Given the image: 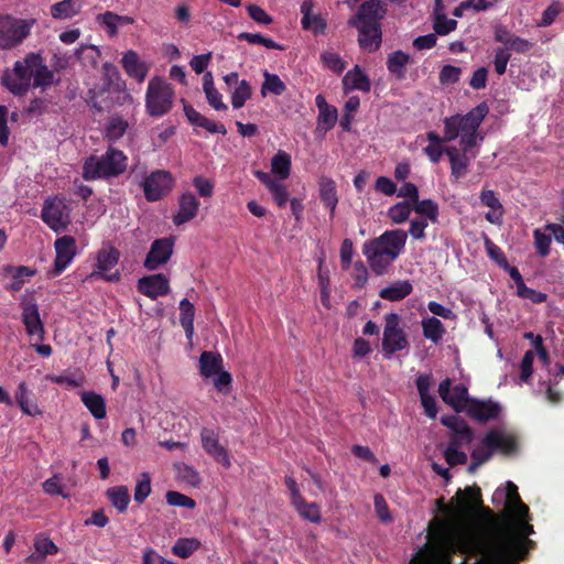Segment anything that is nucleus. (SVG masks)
Segmentation results:
<instances>
[{
  "instance_id": "1",
  "label": "nucleus",
  "mask_w": 564,
  "mask_h": 564,
  "mask_svg": "<svg viewBox=\"0 0 564 564\" xmlns=\"http://www.w3.org/2000/svg\"><path fill=\"white\" fill-rule=\"evenodd\" d=\"M455 499L445 523V547L423 553L422 564H447V550L474 555L482 564H517L524 558L533 544L528 536L534 530L529 507L521 501L512 481L492 495V503L503 508V521L481 506L478 490H458Z\"/></svg>"
},
{
  "instance_id": "2",
  "label": "nucleus",
  "mask_w": 564,
  "mask_h": 564,
  "mask_svg": "<svg viewBox=\"0 0 564 564\" xmlns=\"http://www.w3.org/2000/svg\"><path fill=\"white\" fill-rule=\"evenodd\" d=\"M54 83V73L40 54L29 53L4 69L1 84L14 96H24L31 87L46 89Z\"/></svg>"
},
{
  "instance_id": "3",
  "label": "nucleus",
  "mask_w": 564,
  "mask_h": 564,
  "mask_svg": "<svg viewBox=\"0 0 564 564\" xmlns=\"http://www.w3.org/2000/svg\"><path fill=\"white\" fill-rule=\"evenodd\" d=\"M406 239V231L393 229L366 241L362 246V253L370 269L377 275L386 274L392 263L403 253Z\"/></svg>"
},
{
  "instance_id": "4",
  "label": "nucleus",
  "mask_w": 564,
  "mask_h": 564,
  "mask_svg": "<svg viewBox=\"0 0 564 564\" xmlns=\"http://www.w3.org/2000/svg\"><path fill=\"white\" fill-rule=\"evenodd\" d=\"M488 106L481 102L465 115H454L444 118L445 141L452 142L458 140L459 147L466 150L478 148L484 140L479 127L488 115Z\"/></svg>"
},
{
  "instance_id": "5",
  "label": "nucleus",
  "mask_w": 564,
  "mask_h": 564,
  "mask_svg": "<svg viewBox=\"0 0 564 564\" xmlns=\"http://www.w3.org/2000/svg\"><path fill=\"white\" fill-rule=\"evenodd\" d=\"M128 158L122 151L109 148L100 156H90L84 163L83 177L87 181L116 177L127 169Z\"/></svg>"
},
{
  "instance_id": "6",
  "label": "nucleus",
  "mask_w": 564,
  "mask_h": 564,
  "mask_svg": "<svg viewBox=\"0 0 564 564\" xmlns=\"http://www.w3.org/2000/svg\"><path fill=\"white\" fill-rule=\"evenodd\" d=\"M514 445V438L511 434L498 429L489 431L481 443L473 449V463L469 466V470L473 471L478 466L486 463L495 451H500L506 454L513 452Z\"/></svg>"
},
{
  "instance_id": "7",
  "label": "nucleus",
  "mask_w": 564,
  "mask_h": 564,
  "mask_svg": "<svg viewBox=\"0 0 564 564\" xmlns=\"http://www.w3.org/2000/svg\"><path fill=\"white\" fill-rule=\"evenodd\" d=\"M175 91L165 79L155 76L149 80L145 93V109L151 117H162L170 112Z\"/></svg>"
},
{
  "instance_id": "8",
  "label": "nucleus",
  "mask_w": 564,
  "mask_h": 564,
  "mask_svg": "<svg viewBox=\"0 0 564 564\" xmlns=\"http://www.w3.org/2000/svg\"><path fill=\"white\" fill-rule=\"evenodd\" d=\"M36 20L0 14V50L9 51L23 43L31 34Z\"/></svg>"
},
{
  "instance_id": "9",
  "label": "nucleus",
  "mask_w": 564,
  "mask_h": 564,
  "mask_svg": "<svg viewBox=\"0 0 564 564\" xmlns=\"http://www.w3.org/2000/svg\"><path fill=\"white\" fill-rule=\"evenodd\" d=\"M409 341L401 326V318L397 313H389L384 316V328L382 337V350L387 358L394 352L408 348Z\"/></svg>"
},
{
  "instance_id": "10",
  "label": "nucleus",
  "mask_w": 564,
  "mask_h": 564,
  "mask_svg": "<svg viewBox=\"0 0 564 564\" xmlns=\"http://www.w3.org/2000/svg\"><path fill=\"white\" fill-rule=\"evenodd\" d=\"M70 212L72 208L65 199L53 197L44 202L41 217L52 230L59 232L70 224Z\"/></svg>"
},
{
  "instance_id": "11",
  "label": "nucleus",
  "mask_w": 564,
  "mask_h": 564,
  "mask_svg": "<svg viewBox=\"0 0 564 564\" xmlns=\"http://www.w3.org/2000/svg\"><path fill=\"white\" fill-rule=\"evenodd\" d=\"M120 252L109 243L104 245L96 253V267L91 278H100L107 282H118L121 278L119 270L112 271L118 264Z\"/></svg>"
},
{
  "instance_id": "12",
  "label": "nucleus",
  "mask_w": 564,
  "mask_h": 564,
  "mask_svg": "<svg viewBox=\"0 0 564 564\" xmlns=\"http://www.w3.org/2000/svg\"><path fill=\"white\" fill-rule=\"evenodd\" d=\"M173 177L170 172L158 170L152 172L142 182L147 200L156 202L163 198L173 187Z\"/></svg>"
},
{
  "instance_id": "13",
  "label": "nucleus",
  "mask_w": 564,
  "mask_h": 564,
  "mask_svg": "<svg viewBox=\"0 0 564 564\" xmlns=\"http://www.w3.org/2000/svg\"><path fill=\"white\" fill-rule=\"evenodd\" d=\"M445 154L449 159L451 175L455 181H458L467 174L471 160L478 155V149L470 148L466 150L460 147L448 145L445 148Z\"/></svg>"
},
{
  "instance_id": "14",
  "label": "nucleus",
  "mask_w": 564,
  "mask_h": 564,
  "mask_svg": "<svg viewBox=\"0 0 564 564\" xmlns=\"http://www.w3.org/2000/svg\"><path fill=\"white\" fill-rule=\"evenodd\" d=\"M54 247L56 257L50 274L57 276L72 263L76 256L77 246L76 240L72 236H63L56 239Z\"/></svg>"
},
{
  "instance_id": "15",
  "label": "nucleus",
  "mask_w": 564,
  "mask_h": 564,
  "mask_svg": "<svg viewBox=\"0 0 564 564\" xmlns=\"http://www.w3.org/2000/svg\"><path fill=\"white\" fill-rule=\"evenodd\" d=\"M386 14V9L379 0L364 2L356 15L349 20V25H361L362 29L379 26L378 21Z\"/></svg>"
},
{
  "instance_id": "16",
  "label": "nucleus",
  "mask_w": 564,
  "mask_h": 564,
  "mask_svg": "<svg viewBox=\"0 0 564 564\" xmlns=\"http://www.w3.org/2000/svg\"><path fill=\"white\" fill-rule=\"evenodd\" d=\"M173 238H161L154 240L145 257L144 267L150 271L159 269L170 260L173 253Z\"/></svg>"
},
{
  "instance_id": "17",
  "label": "nucleus",
  "mask_w": 564,
  "mask_h": 564,
  "mask_svg": "<svg viewBox=\"0 0 564 564\" xmlns=\"http://www.w3.org/2000/svg\"><path fill=\"white\" fill-rule=\"evenodd\" d=\"M438 393L442 400L456 411L464 408L467 409V404L470 402L467 388L464 384H456L451 388L449 379H445L440 383Z\"/></svg>"
},
{
  "instance_id": "18",
  "label": "nucleus",
  "mask_w": 564,
  "mask_h": 564,
  "mask_svg": "<svg viewBox=\"0 0 564 564\" xmlns=\"http://www.w3.org/2000/svg\"><path fill=\"white\" fill-rule=\"evenodd\" d=\"M199 209V200L192 192H184L177 199V210L172 220L175 226H182L193 220Z\"/></svg>"
},
{
  "instance_id": "19",
  "label": "nucleus",
  "mask_w": 564,
  "mask_h": 564,
  "mask_svg": "<svg viewBox=\"0 0 564 564\" xmlns=\"http://www.w3.org/2000/svg\"><path fill=\"white\" fill-rule=\"evenodd\" d=\"M22 322L26 334L36 341L44 339V325L40 317L36 303L29 302L22 305Z\"/></svg>"
},
{
  "instance_id": "20",
  "label": "nucleus",
  "mask_w": 564,
  "mask_h": 564,
  "mask_svg": "<svg viewBox=\"0 0 564 564\" xmlns=\"http://www.w3.org/2000/svg\"><path fill=\"white\" fill-rule=\"evenodd\" d=\"M138 290L145 296L155 300L170 292L169 279L162 274H151L139 279Z\"/></svg>"
},
{
  "instance_id": "21",
  "label": "nucleus",
  "mask_w": 564,
  "mask_h": 564,
  "mask_svg": "<svg viewBox=\"0 0 564 564\" xmlns=\"http://www.w3.org/2000/svg\"><path fill=\"white\" fill-rule=\"evenodd\" d=\"M121 66L126 74L129 77L134 78L138 83L144 82L150 69L149 64L142 61L139 54L133 50H129L123 53Z\"/></svg>"
},
{
  "instance_id": "22",
  "label": "nucleus",
  "mask_w": 564,
  "mask_h": 564,
  "mask_svg": "<svg viewBox=\"0 0 564 564\" xmlns=\"http://www.w3.org/2000/svg\"><path fill=\"white\" fill-rule=\"evenodd\" d=\"M202 445L204 449L224 467L229 468L231 463L226 449L219 444L217 434L209 429H203Z\"/></svg>"
},
{
  "instance_id": "23",
  "label": "nucleus",
  "mask_w": 564,
  "mask_h": 564,
  "mask_svg": "<svg viewBox=\"0 0 564 564\" xmlns=\"http://www.w3.org/2000/svg\"><path fill=\"white\" fill-rule=\"evenodd\" d=\"M500 410V405L497 402L491 400L479 401L474 399L470 400L466 409L468 415L479 422H487L498 417Z\"/></svg>"
},
{
  "instance_id": "24",
  "label": "nucleus",
  "mask_w": 564,
  "mask_h": 564,
  "mask_svg": "<svg viewBox=\"0 0 564 564\" xmlns=\"http://www.w3.org/2000/svg\"><path fill=\"white\" fill-rule=\"evenodd\" d=\"M370 88L371 84L369 77L358 65H355L352 69L348 70L343 78V89L346 95L351 90L368 93Z\"/></svg>"
},
{
  "instance_id": "25",
  "label": "nucleus",
  "mask_w": 564,
  "mask_h": 564,
  "mask_svg": "<svg viewBox=\"0 0 564 564\" xmlns=\"http://www.w3.org/2000/svg\"><path fill=\"white\" fill-rule=\"evenodd\" d=\"M96 22L105 29L110 37H115L118 34L119 26L133 24L134 19L128 15H119L112 11H106L97 14Z\"/></svg>"
},
{
  "instance_id": "26",
  "label": "nucleus",
  "mask_w": 564,
  "mask_h": 564,
  "mask_svg": "<svg viewBox=\"0 0 564 564\" xmlns=\"http://www.w3.org/2000/svg\"><path fill=\"white\" fill-rule=\"evenodd\" d=\"M184 112L188 121L194 126L204 128L210 133H220L223 135L227 133L224 124H218L215 121L204 117L189 105H184Z\"/></svg>"
},
{
  "instance_id": "27",
  "label": "nucleus",
  "mask_w": 564,
  "mask_h": 564,
  "mask_svg": "<svg viewBox=\"0 0 564 564\" xmlns=\"http://www.w3.org/2000/svg\"><path fill=\"white\" fill-rule=\"evenodd\" d=\"M223 357L216 351H203L199 356L198 368L199 373L204 378H212L215 373L223 369Z\"/></svg>"
},
{
  "instance_id": "28",
  "label": "nucleus",
  "mask_w": 564,
  "mask_h": 564,
  "mask_svg": "<svg viewBox=\"0 0 564 564\" xmlns=\"http://www.w3.org/2000/svg\"><path fill=\"white\" fill-rule=\"evenodd\" d=\"M412 291L413 286L409 280H398L381 289L379 296L382 300L395 302L403 300L410 295Z\"/></svg>"
},
{
  "instance_id": "29",
  "label": "nucleus",
  "mask_w": 564,
  "mask_h": 564,
  "mask_svg": "<svg viewBox=\"0 0 564 564\" xmlns=\"http://www.w3.org/2000/svg\"><path fill=\"white\" fill-rule=\"evenodd\" d=\"M84 6V0H63L51 7V15L57 20H66L78 14Z\"/></svg>"
},
{
  "instance_id": "30",
  "label": "nucleus",
  "mask_w": 564,
  "mask_h": 564,
  "mask_svg": "<svg viewBox=\"0 0 564 564\" xmlns=\"http://www.w3.org/2000/svg\"><path fill=\"white\" fill-rule=\"evenodd\" d=\"M359 31L358 42L361 48L373 52L381 43V30L380 26H369L362 29L361 25H354Z\"/></svg>"
},
{
  "instance_id": "31",
  "label": "nucleus",
  "mask_w": 564,
  "mask_h": 564,
  "mask_svg": "<svg viewBox=\"0 0 564 564\" xmlns=\"http://www.w3.org/2000/svg\"><path fill=\"white\" fill-rule=\"evenodd\" d=\"M319 196L323 204L329 209L330 217H334L338 203L336 184L328 177H322L319 182Z\"/></svg>"
},
{
  "instance_id": "32",
  "label": "nucleus",
  "mask_w": 564,
  "mask_h": 564,
  "mask_svg": "<svg viewBox=\"0 0 564 564\" xmlns=\"http://www.w3.org/2000/svg\"><path fill=\"white\" fill-rule=\"evenodd\" d=\"M80 399L95 419L101 420L106 417V403L100 394L93 391H84L80 394Z\"/></svg>"
},
{
  "instance_id": "33",
  "label": "nucleus",
  "mask_w": 564,
  "mask_h": 564,
  "mask_svg": "<svg viewBox=\"0 0 564 564\" xmlns=\"http://www.w3.org/2000/svg\"><path fill=\"white\" fill-rule=\"evenodd\" d=\"M6 273L11 275V283L8 285V290L12 292L20 291L25 282L35 274V271L29 267H8L4 269Z\"/></svg>"
},
{
  "instance_id": "34",
  "label": "nucleus",
  "mask_w": 564,
  "mask_h": 564,
  "mask_svg": "<svg viewBox=\"0 0 564 564\" xmlns=\"http://www.w3.org/2000/svg\"><path fill=\"white\" fill-rule=\"evenodd\" d=\"M203 90L208 104L216 110H226L227 105L223 102L221 94L216 89L212 73H205L203 77Z\"/></svg>"
},
{
  "instance_id": "35",
  "label": "nucleus",
  "mask_w": 564,
  "mask_h": 564,
  "mask_svg": "<svg viewBox=\"0 0 564 564\" xmlns=\"http://www.w3.org/2000/svg\"><path fill=\"white\" fill-rule=\"evenodd\" d=\"M180 323L186 334L187 339H192L194 335V305L187 300L183 299L180 302Z\"/></svg>"
},
{
  "instance_id": "36",
  "label": "nucleus",
  "mask_w": 564,
  "mask_h": 564,
  "mask_svg": "<svg viewBox=\"0 0 564 564\" xmlns=\"http://www.w3.org/2000/svg\"><path fill=\"white\" fill-rule=\"evenodd\" d=\"M111 505L120 512H124L130 502L129 490L126 486L111 487L106 491Z\"/></svg>"
},
{
  "instance_id": "37",
  "label": "nucleus",
  "mask_w": 564,
  "mask_h": 564,
  "mask_svg": "<svg viewBox=\"0 0 564 564\" xmlns=\"http://www.w3.org/2000/svg\"><path fill=\"white\" fill-rule=\"evenodd\" d=\"M423 335L425 338L432 340L434 344H437L445 334V328L443 323L436 317H424L421 322Z\"/></svg>"
},
{
  "instance_id": "38",
  "label": "nucleus",
  "mask_w": 564,
  "mask_h": 564,
  "mask_svg": "<svg viewBox=\"0 0 564 564\" xmlns=\"http://www.w3.org/2000/svg\"><path fill=\"white\" fill-rule=\"evenodd\" d=\"M14 399L24 414L34 416L40 413L37 405L30 400V391L25 382L18 386Z\"/></svg>"
},
{
  "instance_id": "39",
  "label": "nucleus",
  "mask_w": 564,
  "mask_h": 564,
  "mask_svg": "<svg viewBox=\"0 0 564 564\" xmlns=\"http://www.w3.org/2000/svg\"><path fill=\"white\" fill-rule=\"evenodd\" d=\"M271 171L280 180L288 178L291 171V155L284 151H278L271 160Z\"/></svg>"
},
{
  "instance_id": "40",
  "label": "nucleus",
  "mask_w": 564,
  "mask_h": 564,
  "mask_svg": "<svg viewBox=\"0 0 564 564\" xmlns=\"http://www.w3.org/2000/svg\"><path fill=\"white\" fill-rule=\"evenodd\" d=\"M263 77L264 82L261 85V95L263 97L268 94L281 96L285 91L286 86L278 75L264 70Z\"/></svg>"
},
{
  "instance_id": "41",
  "label": "nucleus",
  "mask_w": 564,
  "mask_h": 564,
  "mask_svg": "<svg viewBox=\"0 0 564 564\" xmlns=\"http://www.w3.org/2000/svg\"><path fill=\"white\" fill-rule=\"evenodd\" d=\"M200 546L199 540L195 538H181L172 546V553L178 557H189Z\"/></svg>"
},
{
  "instance_id": "42",
  "label": "nucleus",
  "mask_w": 564,
  "mask_h": 564,
  "mask_svg": "<svg viewBox=\"0 0 564 564\" xmlns=\"http://www.w3.org/2000/svg\"><path fill=\"white\" fill-rule=\"evenodd\" d=\"M413 210L422 218H426L431 223H436L438 218V206L432 199H417L412 204Z\"/></svg>"
},
{
  "instance_id": "43",
  "label": "nucleus",
  "mask_w": 564,
  "mask_h": 564,
  "mask_svg": "<svg viewBox=\"0 0 564 564\" xmlns=\"http://www.w3.org/2000/svg\"><path fill=\"white\" fill-rule=\"evenodd\" d=\"M552 236L553 234L546 230V225L533 230L534 247L540 257L544 258L550 253Z\"/></svg>"
},
{
  "instance_id": "44",
  "label": "nucleus",
  "mask_w": 564,
  "mask_h": 564,
  "mask_svg": "<svg viewBox=\"0 0 564 564\" xmlns=\"http://www.w3.org/2000/svg\"><path fill=\"white\" fill-rule=\"evenodd\" d=\"M409 55L402 51L393 52L388 57L387 67L390 73L401 78L404 76L405 66L409 63Z\"/></svg>"
},
{
  "instance_id": "45",
  "label": "nucleus",
  "mask_w": 564,
  "mask_h": 564,
  "mask_svg": "<svg viewBox=\"0 0 564 564\" xmlns=\"http://www.w3.org/2000/svg\"><path fill=\"white\" fill-rule=\"evenodd\" d=\"M252 95L251 86L250 84L242 79L239 82V84L235 87L234 91L231 93V105L235 109H239L243 107L246 101L250 99Z\"/></svg>"
},
{
  "instance_id": "46",
  "label": "nucleus",
  "mask_w": 564,
  "mask_h": 564,
  "mask_svg": "<svg viewBox=\"0 0 564 564\" xmlns=\"http://www.w3.org/2000/svg\"><path fill=\"white\" fill-rule=\"evenodd\" d=\"M293 507L296 509L301 517L308 520L310 522H321V512L316 503H308L304 500V498H302L299 502H295Z\"/></svg>"
},
{
  "instance_id": "47",
  "label": "nucleus",
  "mask_w": 564,
  "mask_h": 564,
  "mask_svg": "<svg viewBox=\"0 0 564 564\" xmlns=\"http://www.w3.org/2000/svg\"><path fill=\"white\" fill-rule=\"evenodd\" d=\"M413 210L410 202H399L388 209V217L393 224H403Z\"/></svg>"
},
{
  "instance_id": "48",
  "label": "nucleus",
  "mask_w": 564,
  "mask_h": 564,
  "mask_svg": "<svg viewBox=\"0 0 564 564\" xmlns=\"http://www.w3.org/2000/svg\"><path fill=\"white\" fill-rule=\"evenodd\" d=\"M128 122L120 117H111L106 129V137L110 141L119 140L127 131Z\"/></svg>"
},
{
  "instance_id": "49",
  "label": "nucleus",
  "mask_w": 564,
  "mask_h": 564,
  "mask_svg": "<svg viewBox=\"0 0 564 564\" xmlns=\"http://www.w3.org/2000/svg\"><path fill=\"white\" fill-rule=\"evenodd\" d=\"M177 478L189 486L197 487L200 482L199 474L186 464L175 466Z\"/></svg>"
},
{
  "instance_id": "50",
  "label": "nucleus",
  "mask_w": 564,
  "mask_h": 564,
  "mask_svg": "<svg viewBox=\"0 0 564 564\" xmlns=\"http://www.w3.org/2000/svg\"><path fill=\"white\" fill-rule=\"evenodd\" d=\"M34 549L41 555V557L53 555L58 552L56 544L50 538L42 534L35 536Z\"/></svg>"
},
{
  "instance_id": "51",
  "label": "nucleus",
  "mask_w": 564,
  "mask_h": 564,
  "mask_svg": "<svg viewBox=\"0 0 564 564\" xmlns=\"http://www.w3.org/2000/svg\"><path fill=\"white\" fill-rule=\"evenodd\" d=\"M151 494V478L148 473H142L134 488V500L142 503Z\"/></svg>"
},
{
  "instance_id": "52",
  "label": "nucleus",
  "mask_w": 564,
  "mask_h": 564,
  "mask_svg": "<svg viewBox=\"0 0 564 564\" xmlns=\"http://www.w3.org/2000/svg\"><path fill=\"white\" fill-rule=\"evenodd\" d=\"M239 40H246L250 44H260L267 48L281 50L282 47L269 37H264L260 33L243 32L238 35Z\"/></svg>"
},
{
  "instance_id": "53",
  "label": "nucleus",
  "mask_w": 564,
  "mask_h": 564,
  "mask_svg": "<svg viewBox=\"0 0 564 564\" xmlns=\"http://www.w3.org/2000/svg\"><path fill=\"white\" fill-rule=\"evenodd\" d=\"M473 440V432L465 423L463 426L453 431L449 445L462 447L463 445L469 444Z\"/></svg>"
},
{
  "instance_id": "54",
  "label": "nucleus",
  "mask_w": 564,
  "mask_h": 564,
  "mask_svg": "<svg viewBox=\"0 0 564 564\" xmlns=\"http://www.w3.org/2000/svg\"><path fill=\"white\" fill-rule=\"evenodd\" d=\"M337 121V109L333 106H329L322 110L318 113L317 123L318 127L329 130L332 129Z\"/></svg>"
},
{
  "instance_id": "55",
  "label": "nucleus",
  "mask_w": 564,
  "mask_h": 564,
  "mask_svg": "<svg viewBox=\"0 0 564 564\" xmlns=\"http://www.w3.org/2000/svg\"><path fill=\"white\" fill-rule=\"evenodd\" d=\"M322 61L326 67L332 69L335 73H341L346 68V63L341 59V57L335 52H324L322 55Z\"/></svg>"
},
{
  "instance_id": "56",
  "label": "nucleus",
  "mask_w": 564,
  "mask_h": 564,
  "mask_svg": "<svg viewBox=\"0 0 564 564\" xmlns=\"http://www.w3.org/2000/svg\"><path fill=\"white\" fill-rule=\"evenodd\" d=\"M165 498H166V502L170 506L183 507V508H188V509H193L196 506L195 501L192 498H189L178 491H167L165 495Z\"/></svg>"
},
{
  "instance_id": "57",
  "label": "nucleus",
  "mask_w": 564,
  "mask_h": 564,
  "mask_svg": "<svg viewBox=\"0 0 564 564\" xmlns=\"http://www.w3.org/2000/svg\"><path fill=\"white\" fill-rule=\"evenodd\" d=\"M433 26L436 34L446 35L456 29L457 21L454 19H447L445 15L437 13L435 15Z\"/></svg>"
},
{
  "instance_id": "58",
  "label": "nucleus",
  "mask_w": 564,
  "mask_h": 564,
  "mask_svg": "<svg viewBox=\"0 0 564 564\" xmlns=\"http://www.w3.org/2000/svg\"><path fill=\"white\" fill-rule=\"evenodd\" d=\"M485 249H486L488 257L491 260H494L499 267H501V268L508 267V261L506 259L505 253L489 238L485 239Z\"/></svg>"
},
{
  "instance_id": "59",
  "label": "nucleus",
  "mask_w": 564,
  "mask_h": 564,
  "mask_svg": "<svg viewBox=\"0 0 564 564\" xmlns=\"http://www.w3.org/2000/svg\"><path fill=\"white\" fill-rule=\"evenodd\" d=\"M212 378L214 387L218 392L224 394L229 392L232 378L228 371L220 369L219 372L215 373Z\"/></svg>"
},
{
  "instance_id": "60",
  "label": "nucleus",
  "mask_w": 564,
  "mask_h": 564,
  "mask_svg": "<svg viewBox=\"0 0 564 564\" xmlns=\"http://www.w3.org/2000/svg\"><path fill=\"white\" fill-rule=\"evenodd\" d=\"M534 358H535V352L532 351V350H528L522 360H521V364H520V380L522 382H528L529 379L531 378L532 376V372H533V361H534Z\"/></svg>"
},
{
  "instance_id": "61",
  "label": "nucleus",
  "mask_w": 564,
  "mask_h": 564,
  "mask_svg": "<svg viewBox=\"0 0 564 564\" xmlns=\"http://www.w3.org/2000/svg\"><path fill=\"white\" fill-rule=\"evenodd\" d=\"M76 56L79 58V59H88L93 65H96L97 64V61L98 58L100 57V51L97 46L95 45H84L82 44L77 50H76Z\"/></svg>"
},
{
  "instance_id": "62",
  "label": "nucleus",
  "mask_w": 564,
  "mask_h": 564,
  "mask_svg": "<svg viewBox=\"0 0 564 564\" xmlns=\"http://www.w3.org/2000/svg\"><path fill=\"white\" fill-rule=\"evenodd\" d=\"M193 185L202 197L208 198L214 194V183L204 176H195Z\"/></svg>"
},
{
  "instance_id": "63",
  "label": "nucleus",
  "mask_w": 564,
  "mask_h": 564,
  "mask_svg": "<svg viewBox=\"0 0 564 564\" xmlns=\"http://www.w3.org/2000/svg\"><path fill=\"white\" fill-rule=\"evenodd\" d=\"M460 68L453 65H445L440 73V82L443 85L455 84L459 80Z\"/></svg>"
},
{
  "instance_id": "64",
  "label": "nucleus",
  "mask_w": 564,
  "mask_h": 564,
  "mask_svg": "<svg viewBox=\"0 0 564 564\" xmlns=\"http://www.w3.org/2000/svg\"><path fill=\"white\" fill-rule=\"evenodd\" d=\"M142 564H176L175 562L161 556L153 549H145L142 555Z\"/></svg>"
}]
</instances>
